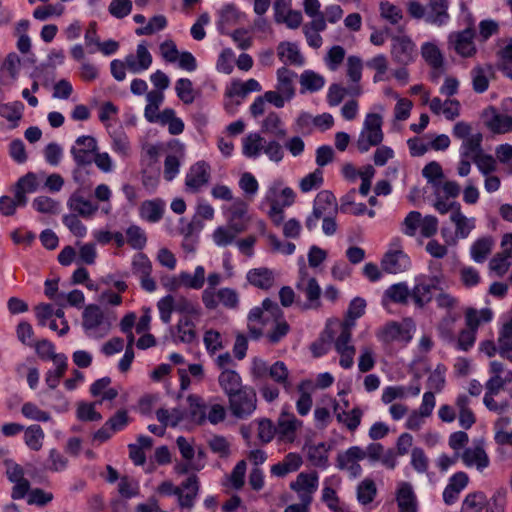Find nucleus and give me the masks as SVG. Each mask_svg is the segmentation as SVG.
I'll return each instance as SVG.
<instances>
[{
	"instance_id": "obj_1",
	"label": "nucleus",
	"mask_w": 512,
	"mask_h": 512,
	"mask_svg": "<svg viewBox=\"0 0 512 512\" xmlns=\"http://www.w3.org/2000/svg\"><path fill=\"white\" fill-rule=\"evenodd\" d=\"M353 324L344 321H331L327 325V332L334 343V348L339 355V365L343 369H350L354 365L356 348L352 344Z\"/></svg>"
},
{
	"instance_id": "obj_2",
	"label": "nucleus",
	"mask_w": 512,
	"mask_h": 512,
	"mask_svg": "<svg viewBox=\"0 0 512 512\" xmlns=\"http://www.w3.org/2000/svg\"><path fill=\"white\" fill-rule=\"evenodd\" d=\"M115 320L114 313L96 304H89L82 314V328L88 338L99 340L110 333Z\"/></svg>"
},
{
	"instance_id": "obj_3",
	"label": "nucleus",
	"mask_w": 512,
	"mask_h": 512,
	"mask_svg": "<svg viewBox=\"0 0 512 512\" xmlns=\"http://www.w3.org/2000/svg\"><path fill=\"white\" fill-rule=\"evenodd\" d=\"M188 402L191 421L198 425L205 424L206 422L217 425L226 418L227 411L225 406L215 399L205 402L199 396L190 395Z\"/></svg>"
},
{
	"instance_id": "obj_4",
	"label": "nucleus",
	"mask_w": 512,
	"mask_h": 512,
	"mask_svg": "<svg viewBox=\"0 0 512 512\" xmlns=\"http://www.w3.org/2000/svg\"><path fill=\"white\" fill-rule=\"evenodd\" d=\"M251 373L254 378L263 379L269 376L275 383L282 386L286 392L292 390V382L290 372L283 361H276L272 365L262 358L255 357L252 359Z\"/></svg>"
},
{
	"instance_id": "obj_5",
	"label": "nucleus",
	"mask_w": 512,
	"mask_h": 512,
	"mask_svg": "<svg viewBox=\"0 0 512 512\" xmlns=\"http://www.w3.org/2000/svg\"><path fill=\"white\" fill-rule=\"evenodd\" d=\"M382 124L383 118L379 113L366 114L356 141L357 149L361 153L368 152L371 147L378 146L383 141Z\"/></svg>"
},
{
	"instance_id": "obj_6",
	"label": "nucleus",
	"mask_w": 512,
	"mask_h": 512,
	"mask_svg": "<svg viewBox=\"0 0 512 512\" xmlns=\"http://www.w3.org/2000/svg\"><path fill=\"white\" fill-rule=\"evenodd\" d=\"M410 266L411 260L404 252L402 239L400 237L392 238L381 260L382 270L390 274H397L409 270Z\"/></svg>"
},
{
	"instance_id": "obj_7",
	"label": "nucleus",
	"mask_w": 512,
	"mask_h": 512,
	"mask_svg": "<svg viewBox=\"0 0 512 512\" xmlns=\"http://www.w3.org/2000/svg\"><path fill=\"white\" fill-rule=\"evenodd\" d=\"M502 106L510 108L509 114L498 111L494 106L487 107L482 114L483 122L493 134H507L512 132V98L502 101Z\"/></svg>"
},
{
	"instance_id": "obj_8",
	"label": "nucleus",
	"mask_w": 512,
	"mask_h": 512,
	"mask_svg": "<svg viewBox=\"0 0 512 512\" xmlns=\"http://www.w3.org/2000/svg\"><path fill=\"white\" fill-rule=\"evenodd\" d=\"M415 326L411 321L405 320L401 323L391 321L386 323L376 332L377 339L384 343H403L407 344L413 338Z\"/></svg>"
},
{
	"instance_id": "obj_9",
	"label": "nucleus",
	"mask_w": 512,
	"mask_h": 512,
	"mask_svg": "<svg viewBox=\"0 0 512 512\" xmlns=\"http://www.w3.org/2000/svg\"><path fill=\"white\" fill-rule=\"evenodd\" d=\"M390 55L396 64L409 65L418 56L416 44L407 34L393 35L390 38Z\"/></svg>"
},
{
	"instance_id": "obj_10",
	"label": "nucleus",
	"mask_w": 512,
	"mask_h": 512,
	"mask_svg": "<svg viewBox=\"0 0 512 512\" xmlns=\"http://www.w3.org/2000/svg\"><path fill=\"white\" fill-rule=\"evenodd\" d=\"M201 300L203 305L209 310H214L220 305L227 309H237L239 306L238 292L229 287H223L217 290L205 288L202 291Z\"/></svg>"
},
{
	"instance_id": "obj_11",
	"label": "nucleus",
	"mask_w": 512,
	"mask_h": 512,
	"mask_svg": "<svg viewBox=\"0 0 512 512\" xmlns=\"http://www.w3.org/2000/svg\"><path fill=\"white\" fill-rule=\"evenodd\" d=\"M229 408L233 416L239 419L249 417L256 409V393L251 387H243L228 397Z\"/></svg>"
},
{
	"instance_id": "obj_12",
	"label": "nucleus",
	"mask_w": 512,
	"mask_h": 512,
	"mask_svg": "<svg viewBox=\"0 0 512 512\" xmlns=\"http://www.w3.org/2000/svg\"><path fill=\"white\" fill-rule=\"evenodd\" d=\"M442 283L439 275H419L415 278V284L411 290V297L417 307H424L433 298V291Z\"/></svg>"
},
{
	"instance_id": "obj_13",
	"label": "nucleus",
	"mask_w": 512,
	"mask_h": 512,
	"mask_svg": "<svg viewBox=\"0 0 512 512\" xmlns=\"http://www.w3.org/2000/svg\"><path fill=\"white\" fill-rule=\"evenodd\" d=\"M420 53L423 60L430 67V77L435 83L445 72V57L435 41H426L421 44Z\"/></svg>"
},
{
	"instance_id": "obj_14",
	"label": "nucleus",
	"mask_w": 512,
	"mask_h": 512,
	"mask_svg": "<svg viewBox=\"0 0 512 512\" xmlns=\"http://www.w3.org/2000/svg\"><path fill=\"white\" fill-rule=\"evenodd\" d=\"M289 487L297 494L299 501L312 503L313 496L319 487V474L316 471L300 472Z\"/></svg>"
},
{
	"instance_id": "obj_15",
	"label": "nucleus",
	"mask_w": 512,
	"mask_h": 512,
	"mask_svg": "<svg viewBox=\"0 0 512 512\" xmlns=\"http://www.w3.org/2000/svg\"><path fill=\"white\" fill-rule=\"evenodd\" d=\"M448 48L463 58H471L476 55L477 48L474 43V31L467 28L462 31L451 32L447 38Z\"/></svg>"
},
{
	"instance_id": "obj_16",
	"label": "nucleus",
	"mask_w": 512,
	"mask_h": 512,
	"mask_svg": "<svg viewBox=\"0 0 512 512\" xmlns=\"http://www.w3.org/2000/svg\"><path fill=\"white\" fill-rule=\"evenodd\" d=\"M98 150L96 138L90 135L79 136L70 149L71 156L78 167L90 165Z\"/></svg>"
},
{
	"instance_id": "obj_17",
	"label": "nucleus",
	"mask_w": 512,
	"mask_h": 512,
	"mask_svg": "<svg viewBox=\"0 0 512 512\" xmlns=\"http://www.w3.org/2000/svg\"><path fill=\"white\" fill-rule=\"evenodd\" d=\"M436 406V398L433 391H427L423 394L422 402L418 409L413 410L408 415L405 427L411 431H419L425 424V419L430 417Z\"/></svg>"
},
{
	"instance_id": "obj_18",
	"label": "nucleus",
	"mask_w": 512,
	"mask_h": 512,
	"mask_svg": "<svg viewBox=\"0 0 512 512\" xmlns=\"http://www.w3.org/2000/svg\"><path fill=\"white\" fill-rule=\"evenodd\" d=\"M296 194L292 188L284 186L282 181L276 180L268 187L264 200L273 205L276 211L283 210L295 202Z\"/></svg>"
},
{
	"instance_id": "obj_19",
	"label": "nucleus",
	"mask_w": 512,
	"mask_h": 512,
	"mask_svg": "<svg viewBox=\"0 0 512 512\" xmlns=\"http://www.w3.org/2000/svg\"><path fill=\"white\" fill-rule=\"evenodd\" d=\"M366 457V452L359 446H351L346 451L339 453L336 460V466L340 470H345L350 477L356 478L362 474V468L359 462Z\"/></svg>"
},
{
	"instance_id": "obj_20",
	"label": "nucleus",
	"mask_w": 512,
	"mask_h": 512,
	"mask_svg": "<svg viewBox=\"0 0 512 512\" xmlns=\"http://www.w3.org/2000/svg\"><path fill=\"white\" fill-rule=\"evenodd\" d=\"M341 482L338 475H330L322 482L321 501L332 512H344L343 504L338 497Z\"/></svg>"
},
{
	"instance_id": "obj_21",
	"label": "nucleus",
	"mask_w": 512,
	"mask_h": 512,
	"mask_svg": "<svg viewBox=\"0 0 512 512\" xmlns=\"http://www.w3.org/2000/svg\"><path fill=\"white\" fill-rule=\"evenodd\" d=\"M460 457L466 467L476 468L480 472L490 465V459L482 440L474 441L470 447L465 448Z\"/></svg>"
},
{
	"instance_id": "obj_22",
	"label": "nucleus",
	"mask_w": 512,
	"mask_h": 512,
	"mask_svg": "<svg viewBox=\"0 0 512 512\" xmlns=\"http://www.w3.org/2000/svg\"><path fill=\"white\" fill-rule=\"evenodd\" d=\"M288 409V405L282 408L277 420L276 433L281 441L291 443L295 440L296 432L302 426V421L298 420Z\"/></svg>"
},
{
	"instance_id": "obj_23",
	"label": "nucleus",
	"mask_w": 512,
	"mask_h": 512,
	"mask_svg": "<svg viewBox=\"0 0 512 512\" xmlns=\"http://www.w3.org/2000/svg\"><path fill=\"white\" fill-rule=\"evenodd\" d=\"M275 312H279V308L277 304L270 299H265L263 301L262 308L255 307L251 309L248 315V321L249 331L253 338L257 339L263 334L262 328L257 325L260 324L262 320L266 321L269 316L274 315Z\"/></svg>"
},
{
	"instance_id": "obj_24",
	"label": "nucleus",
	"mask_w": 512,
	"mask_h": 512,
	"mask_svg": "<svg viewBox=\"0 0 512 512\" xmlns=\"http://www.w3.org/2000/svg\"><path fill=\"white\" fill-rule=\"evenodd\" d=\"M451 21L448 0H429L426 6L425 22L437 28L444 27Z\"/></svg>"
},
{
	"instance_id": "obj_25",
	"label": "nucleus",
	"mask_w": 512,
	"mask_h": 512,
	"mask_svg": "<svg viewBox=\"0 0 512 512\" xmlns=\"http://www.w3.org/2000/svg\"><path fill=\"white\" fill-rule=\"evenodd\" d=\"M210 180V165L205 161H198L190 166L186 176L185 185L191 192H198Z\"/></svg>"
},
{
	"instance_id": "obj_26",
	"label": "nucleus",
	"mask_w": 512,
	"mask_h": 512,
	"mask_svg": "<svg viewBox=\"0 0 512 512\" xmlns=\"http://www.w3.org/2000/svg\"><path fill=\"white\" fill-rule=\"evenodd\" d=\"M152 62V55L145 43L137 45L135 54L131 53L126 56L127 70L133 74H140L148 70L151 67Z\"/></svg>"
},
{
	"instance_id": "obj_27",
	"label": "nucleus",
	"mask_w": 512,
	"mask_h": 512,
	"mask_svg": "<svg viewBox=\"0 0 512 512\" xmlns=\"http://www.w3.org/2000/svg\"><path fill=\"white\" fill-rule=\"evenodd\" d=\"M244 232L242 225H219L211 233L210 237L216 247L224 248L235 245L237 237Z\"/></svg>"
},
{
	"instance_id": "obj_28",
	"label": "nucleus",
	"mask_w": 512,
	"mask_h": 512,
	"mask_svg": "<svg viewBox=\"0 0 512 512\" xmlns=\"http://www.w3.org/2000/svg\"><path fill=\"white\" fill-rule=\"evenodd\" d=\"M67 207L77 215L90 219L99 209L98 204L86 198L80 189L74 191L67 200Z\"/></svg>"
},
{
	"instance_id": "obj_29",
	"label": "nucleus",
	"mask_w": 512,
	"mask_h": 512,
	"mask_svg": "<svg viewBox=\"0 0 512 512\" xmlns=\"http://www.w3.org/2000/svg\"><path fill=\"white\" fill-rule=\"evenodd\" d=\"M468 482L469 477L465 472L460 471L453 474L449 478L448 484L443 491V501L445 504H454L458 500L461 491H463L468 485Z\"/></svg>"
},
{
	"instance_id": "obj_30",
	"label": "nucleus",
	"mask_w": 512,
	"mask_h": 512,
	"mask_svg": "<svg viewBox=\"0 0 512 512\" xmlns=\"http://www.w3.org/2000/svg\"><path fill=\"white\" fill-rule=\"evenodd\" d=\"M198 491L199 484L197 477L195 475L188 477L180 486H178L177 498L179 506L181 508L191 510L194 507Z\"/></svg>"
},
{
	"instance_id": "obj_31",
	"label": "nucleus",
	"mask_w": 512,
	"mask_h": 512,
	"mask_svg": "<svg viewBox=\"0 0 512 512\" xmlns=\"http://www.w3.org/2000/svg\"><path fill=\"white\" fill-rule=\"evenodd\" d=\"M396 502L399 512H417L418 502L412 485L401 482L396 491Z\"/></svg>"
},
{
	"instance_id": "obj_32",
	"label": "nucleus",
	"mask_w": 512,
	"mask_h": 512,
	"mask_svg": "<svg viewBox=\"0 0 512 512\" xmlns=\"http://www.w3.org/2000/svg\"><path fill=\"white\" fill-rule=\"evenodd\" d=\"M277 56L285 65L303 66L305 59L298 45L294 42L282 41L277 45Z\"/></svg>"
},
{
	"instance_id": "obj_33",
	"label": "nucleus",
	"mask_w": 512,
	"mask_h": 512,
	"mask_svg": "<svg viewBox=\"0 0 512 512\" xmlns=\"http://www.w3.org/2000/svg\"><path fill=\"white\" fill-rule=\"evenodd\" d=\"M227 223L230 225H242L244 232L248 229L250 216L248 215V204L238 198L226 210Z\"/></svg>"
},
{
	"instance_id": "obj_34",
	"label": "nucleus",
	"mask_w": 512,
	"mask_h": 512,
	"mask_svg": "<svg viewBox=\"0 0 512 512\" xmlns=\"http://www.w3.org/2000/svg\"><path fill=\"white\" fill-rule=\"evenodd\" d=\"M313 210L321 215L322 218L326 216H335L338 211L336 197L328 190L318 192L313 201Z\"/></svg>"
},
{
	"instance_id": "obj_35",
	"label": "nucleus",
	"mask_w": 512,
	"mask_h": 512,
	"mask_svg": "<svg viewBox=\"0 0 512 512\" xmlns=\"http://www.w3.org/2000/svg\"><path fill=\"white\" fill-rule=\"evenodd\" d=\"M266 139L257 132L248 133L242 138V154L249 159H257L263 154Z\"/></svg>"
},
{
	"instance_id": "obj_36",
	"label": "nucleus",
	"mask_w": 512,
	"mask_h": 512,
	"mask_svg": "<svg viewBox=\"0 0 512 512\" xmlns=\"http://www.w3.org/2000/svg\"><path fill=\"white\" fill-rule=\"evenodd\" d=\"M165 207L166 204L162 199L146 200L139 207V216L146 222L157 223L162 219Z\"/></svg>"
},
{
	"instance_id": "obj_37",
	"label": "nucleus",
	"mask_w": 512,
	"mask_h": 512,
	"mask_svg": "<svg viewBox=\"0 0 512 512\" xmlns=\"http://www.w3.org/2000/svg\"><path fill=\"white\" fill-rule=\"evenodd\" d=\"M246 279L252 286L268 290L275 283V273L266 267L254 268L247 272Z\"/></svg>"
},
{
	"instance_id": "obj_38",
	"label": "nucleus",
	"mask_w": 512,
	"mask_h": 512,
	"mask_svg": "<svg viewBox=\"0 0 512 512\" xmlns=\"http://www.w3.org/2000/svg\"><path fill=\"white\" fill-rule=\"evenodd\" d=\"M296 287L299 291L303 292L310 302H315L319 299L321 288L314 277H310L305 267L299 271V279Z\"/></svg>"
},
{
	"instance_id": "obj_39",
	"label": "nucleus",
	"mask_w": 512,
	"mask_h": 512,
	"mask_svg": "<svg viewBox=\"0 0 512 512\" xmlns=\"http://www.w3.org/2000/svg\"><path fill=\"white\" fill-rule=\"evenodd\" d=\"M497 344L499 355L512 362V314L501 326Z\"/></svg>"
},
{
	"instance_id": "obj_40",
	"label": "nucleus",
	"mask_w": 512,
	"mask_h": 512,
	"mask_svg": "<svg viewBox=\"0 0 512 512\" xmlns=\"http://www.w3.org/2000/svg\"><path fill=\"white\" fill-rule=\"evenodd\" d=\"M276 76L277 82L275 89L283 93L287 98L293 99L296 93L294 81L297 74L286 67H281L277 70Z\"/></svg>"
},
{
	"instance_id": "obj_41",
	"label": "nucleus",
	"mask_w": 512,
	"mask_h": 512,
	"mask_svg": "<svg viewBox=\"0 0 512 512\" xmlns=\"http://www.w3.org/2000/svg\"><path fill=\"white\" fill-rule=\"evenodd\" d=\"M313 389L314 384L311 380H302L297 386V390L300 395L296 401V410L300 416L308 415L312 408L313 400L311 391Z\"/></svg>"
},
{
	"instance_id": "obj_42",
	"label": "nucleus",
	"mask_w": 512,
	"mask_h": 512,
	"mask_svg": "<svg viewBox=\"0 0 512 512\" xmlns=\"http://www.w3.org/2000/svg\"><path fill=\"white\" fill-rule=\"evenodd\" d=\"M302 457L297 453H288L284 459L271 467V474L276 477H284L297 471L302 465Z\"/></svg>"
},
{
	"instance_id": "obj_43",
	"label": "nucleus",
	"mask_w": 512,
	"mask_h": 512,
	"mask_svg": "<svg viewBox=\"0 0 512 512\" xmlns=\"http://www.w3.org/2000/svg\"><path fill=\"white\" fill-rule=\"evenodd\" d=\"M450 221L455 226V236L460 239H465L469 236L471 231L475 228V218L467 217L463 214L461 209H457L453 214H450Z\"/></svg>"
},
{
	"instance_id": "obj_44",
	"label": "nucleus",
	"mask_w": 512,
	"mask_h": 512,
	"mask_svg": "<svg viewBox=\"0 0 512 512\" xmlns=\"http://www.w3.org/2000/svg\"><path fill=\"white\" fill-rule=\"evenodd\" d=\"M39 181L37 175L33 172H29L21 177L15 186L16 196L21 204L27 203V193H33L38 189Z\"/></svg>"
},
{
	"instance_id": "obj_45",
	"label": "nucleus",
	"mask_w": 512,
	"mask_h": 512,
	"mask_svg": "<svg viewBox=\"0 0 512 512\" xmlns=\"http://www.w3.org/2000/svg\"><path fill=\"white\" fill-rule=\"evenodd\" d=\"M299 82L301 93H314L320 91L325 86L326 80L324 76L313 70H304L300 75Z\"/></svg>"
},
{
	"instance_id": "obj_46",
	"label": "nucleus",
	"mask_w": 512,
	"mask_h": 512,
	"mask_svg": "<svg viewBox=\"0 0 512 512\" xmlns=\"http://www.w3.org/2000/svg\"><path fill=\"white\" fill-rule=\"evenodd\" d=\"M493 316V311L490 308L480 310L468 308L465 312V323L467 327L477 332L482 324L491 322Z\"/></svg>"
},
{
	"instance_id": "obj_47",
	"label": "nucleus",
	"mask_w": 512,
	"mask_h": 512,
	"mask_svg": "<svg viewBox=\"0 0 512 512\" xmlns=\"http://www.w3.org/2000/svg\"><path fill=\"white\" fill-rule=\"evenodd\" d=\"M261 129L264 133L282 139L287 135L284 122L276 112H270L262 121Z\"/></svg>"
},
{
	"instance_id": "obj_48",
	"label": "nucleus",
	"mask_w": 512,
	"mask_h": 512,
	"mask_svg": "<svg viewBox=\"0 0 512 512\" xmlns=\"http://www.w3.org/2000/svg\"><path fill=\"white\" fill-rule=\"evenodd\" d=\"M482 140L483 136L481 133L472 134L469 138L464 139L459 148V155L474 161L483 153Z\"/></svg>"
},
{
	"instance_id": "obj_49",
	"label": "nucleus",
	"mask_w": 512,
	"mask_h": 512,
	"mask_svg": "<svg viewBox=\"0 0 512 512\" xmlns=\"http://www.w3.org/2000/svg\"><path fill=\"white\" fill-rule=\"evenodd\" d=\"M53 363L55 365V368L49 370L45 378L47 385L51 389H54L58 386L60 379L65 374L68 366V359L64 354H59L57 356H54Z\"/></svg>"
},
{
	"instance_id": "obj_50",
	"label": "nucleus",
	"mask_w": 512,
	"mask_h": 512,
	"mask_svg": "<svg viewBox=\"0 0 512 512\" xmlns=\"http://www.w3.org/2000/svg\"><path fill=\"white\" fill-rule=\"evenodd\" d=\"M219 384L228 397L243 388L240 375L231 369H225L220 373Z\"/></svg>"
},
{
	"instance_id": "obj_51",
	"label": "nucleus",
	"mask_w": 512,
	"mask_h": 512,
	"mask_svg": "<svg viewBox=\"0 0 512 512\" xmlns=\"http://www.w3.org/2000/svg\"><path fill=\"white\" fill-rule=\"evenodd\" d=\"M494 241L490 236H485L474 241L470 247V256L477 262H484L491 253Z\"/></svg>"
},
{
	"instance_id": "obj_52",
	"label": "nucleus",
	"mask_w": 512,
	"mask_h": 512,
	"mask_svg": "<svg viewBox=\"0 0 512 512\" xmlns=\"http://www.w3.org/2000/svg\"><path fill=\"white\" fill-rule=\"evenodd\" d=\"M491 65L475 66L471 70L473 89L477 93L485 92L489 87V77L492 75Z\"/></svg>"
},
{
	"instance_id": "obj_53",
	"label": "nucleus",
	"mask_w": 512,
	"mask_h": 512,
	"mask_svg": "<svg viewBox=\"0 0 512 512\" xmlns=\"http://www.w3.org/2000/svg\"><path fill=\"white\" fill-rule=\"evenodd\" d=\"M409 296H411V291L405 283L394 284L384 292L382 305L387 306L391 302L406 303Z\"/></svg>"
},
{
	"instance_id": "obj_54",
	"label": "nucleus",
	"mask_w": 512,
	"mask_h": 512,
	"mask_svg": "<svg viewBox=\"0 0 512 512\" xmlns=\"http://www.w3.org/2000/svg\"><path fill=\"white\" fill-rule=\"evenodd\" d=\"M206 280V271L204 266L198 265L195 267L193 273L181 271V280L183 287L193 290H200L203 288Z\"/></svg>"
},
{
	"instance_id": "obj_55",
	"label": "nucleus",
	"mask_w": 512,
	"mask_h": 512,
	"mask_svg": "<svg viewBox=\"0 0 512 512\" xmlns=\"http://www.w3.org/2000/svg\"><path fill=\"white\" fill-rule=\"evenodd\" d=\"M108 134L111 138V149L121 157H128L130 154V142L128 136L122 129L109 130Z\"/></svg>"
},
{
	"instance_id": "obj_56",
	"label": "nucleus",
	"mask_w": 512,
	"mask_h": 512,
	"mask_svg": "<svg viewBox=\"0 0 512 512\" xmlns=\"http://www.w3.org/2000/svg\"><path fill=\"white\" fill-rule=\"evenodd\" d=\"M308 459L313 466L326 469L329 466V447L325 443L310 446Z\"/></svg>"
},
{
	"instance_id": "obj_57",
	"label": "nucleus",
	"mask_w": 512,
	"mask_h": 512,
	"mask_svg": "<svg viewBox=\"0 0 512 512\" xmlns=\"http://www.w3.org/2000/svg\"><path fill=\"white\" fill-rule=\"evenodd\" d=\"M175 312L181 314L182 317L192 319L200 316L201 309L197 302L180 295L176 296Z\"/></svg>"
},
{
	"instance_id": "obj_58",
	"label": "nucleus",
	"mask_w": 512,
	"mask_h": 512,
	"mask_svg": "<svg viewBox=\"0 0 512 512\" xmlns=\"http://www.w3.org/2000/svg\"><path fill=\"white\" fill-rule=\"evenodd\" d=\"M23 111L24 104L20 101L0 103V116L13 123V127L21 120Z\"/></svg>"
},
{
	"instance_id": "obj_59",
	"label": "nucleus",
	"mask_w": 512,
	"mask_h": 512,
	"mask_svg": "<svg viewBox=\"0 0 512 512\" xmlns=\"http://www.w3.org/2000/svg\"><path fill=\"white\" fill-rule=\"evenodd\" d=\"M177 97L184 104H192L196 98L193 83L188 78H179L174 86Z\"/></svg>"
},
{
	"instance_id": "obj_60",
	"label": "nucleus",
	"mask_w": 512,
	"mask_h": 512,
	"mask_svg": "<svg viewBox=\"0 0 512 512\" xmlns=\"http://www.w3.org/2000/svg\"><path fill=\"white\" fill-rule=\"evenodd\" d=\"M44 437V431L39 425H31L24 430V442L33 451L42 448Z\"/></svg>"
},
{
	"instance_id": "obj_61",
	"label": "nucleus",
	"mask_w": 512,
	"mask_h": 512,
	"mask_svg": "<svg viewBox=\"0 0 512 512\" xmlns=\"http://www.w3.org/2000/svg\"><path fill=\"white\" fill-rule=\"evenodd\" d=\"M176 339L183 343H192L196 339L195 324L192 319L182 317L176 325Z\"/></svg>"
},
{
	"instance_id": "obj_62",
	"label": "nucleus",
	"mask_w": 512,
	"mask_h": 512,
	"mask_svg": "<svg viewBox=\"0 0 512 512\" xmlns=\"http://www.w3.org/2000/svg\"><path fill=\"white\" fill-rule=\"evenodd\" d=\"M366 66L369 69L375 71L373 77L374 82H380L385 80V75L388 71V58L384 54H377L366 62Z\"/></svg>"
},
{
	"instance_id": "obj_63",
	"label": "nucleus",
	"mask_w": 512,
	"mask_h": 512,
	"mask_svg": "<svg viewBox=\"0 0 512 512\" xmlns=\"http://www.w3.org/2000/svg\"><path fill=\"white\" fill-rule=\"evenodd\" d=\"M379 11L380 16L392 25L398 24L403 19L402 9L389 1H381Z\"/></svg>"
},
{
	"instance_id": "obj_64",
	"label": "nucleus",
	"mask_w": 512,
	"mask_h": 512,
	"mask_svg": "<svg viewBox=\"0 0 512 512\" xmlns=\"http://www.w3.org/2000/svg\"><path fill=\"white\" fill-rule=\"evenodd\" d=\"M323 182V171L320 168H317L300 180L299 188L303 193H308L320 188L323 185Z\"/></svg>"
}]
</instances>
